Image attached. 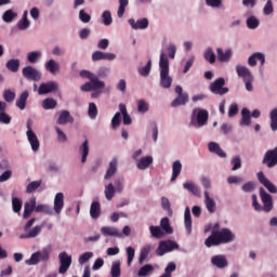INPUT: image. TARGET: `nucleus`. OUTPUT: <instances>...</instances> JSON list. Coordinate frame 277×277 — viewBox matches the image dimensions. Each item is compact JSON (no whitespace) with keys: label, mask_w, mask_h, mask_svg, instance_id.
Instances as JSON below:
<instances>
[{"label":"nucleus","mask_w":277,"mask_h":277,"mask_svg":"<svg viewBox=\"0 0 277 277\" xmlns=\"http://www.w3.org/2000/svg\"><path fill=\"white\" fill-rule=\"evenodd\" d=\"M234 239L235 235L228 228H223L222 230L213 229L211 235L205 241V245L208 248H211L223 243H229L234 241Z\"/></svg>","instance_id":"obj_1"},{"label":"nucleus","mask_w":277,"mask_h":277,"mask_svg":"<svg viewBox=\"0 0 277 277\" xmlns=\"http://www.w3.org/2000/svg\"><path fill=\"white\" fill-rule=\"evenodd\" d=\"M160 84L164 89H170L172 85V78L169 76L170 67L168 56L162 52L160 55Z\"/></svg>","instance_id":"obj_2"},{"label":"nucleus","mask_w":277,"mask_h":277,"mask_svg":"<svg viewBox=\"0 0 277 277\" xmlns=\"http://www.w3.org/2000/svg\"><path fill=\"white\" fill-rule=\"evenodd\" d=\"M51 247H45L41 251L32 253L29 260H26L27 265H37L40 261L47 263L50 260Z\"/></svg>","instance_id":"obj_3"},{"label":"nucleus","mask_w":277,"mask_h":277,"mask_svg":"<svg viewBox=\"0 0 277 277\" xmlns=\"http://www.w3.org/2000/svg\"><path fill=\"white\" fill-rule=\"evenodd\" d=\"M80 77L83 79H89L90 83L92 84V90L96 91V90H101L105 88V83L103 81H100L97 76H95L94 74L88 71V70H81L80 71Z\"/></svg>","instance_id":"obj_4"},{"label":"nucleus","mask_w":277,"mask_h":277,"mask_svg":"<svg viewBox=\"0 0 277 277\" xmlns=\"http://www.w3.org/2000/svg\"><path fill=\"white\" fill-rule=\"evenodd\" d=\"M225 84V79L219 78L210 85V91L215 95H225L229 92L228 88H224Z\"/></svg>","instance_id":"obj_5"},{"label":"nucleus","mask_w":277,"mask_h":277,"mask_svg":"<svg viewBox=\"0 0 277 277\" xmlns=\"http://www.w3.org/2000/svg\"><path fill=\"white\" fill-rule=\"evenodd\" d=\"M174 249H179V245L174 241H161L156 250V254L159 256L164 255L167 252H171Z\"/></svg>","instance_id":"obj_6"},{"label":"nucleus","mask_w":277,"mask_h":277,"mask_svg":"<svg viewBox=\"0 0 277 277\" xmlns=\"http://www.w3.org/2000/svg\"><path fill=\"white\" fill-rule=\"evenodd\" d=\"M263 164L272 169L277 166V146L275 149L267 150L263 159Z\"/></svg>","instance_id":"obj_7"},{"label":"nucleus","mask_w":277,"mask_h":277,"mask_svg":"<svg viewBox=\"0 0 277 277\" xmlns=\"http://www.w3.org/2000/svg\"><path fill=\"white\" fill-rule=\"evenodd\" d=\"M58 259H60V262H61L58 273L60 274H65L68 271V268L70 267V265L72 263V259L66 252H62L58 255Z\"/></svg>","instance_id":"obj_8"},{"label":"nucleus","mask_w":277,"mask_h":277,"mask_svg":"<svg viewBox=\"0 0 277 277\" xmlns=\"http://www.w3.org/2000/svg\"><path fill=\"white\" fill-rule=\"evenodd\" d=\"M23 76L27 79V80H31V81H39L41 79V74L32 68L31 66H27L23 69Z\"/></svg>","instance_id":"obj_9"},{"label":"nucleus","mask_w":277,"mask_h":277,"mask_svg":"<svg viewBox=\"0 0 277 277\" xmlns=\"http://www.w3.org/2000/svg\"><path fill=\"white\" fill-rule=\"evenodd\" d=\"M58 90V84L54 81L42 83L38 90L39 95L49 94Z\"/></svg>","instance_id":"obj_10"},{"label":"nucleus","mask_w":277,"mask_h":277,"mask_svg":"<svg viewBox=\"0 0 277 277\" xmlns=\"http://www.w3.org/2000/svg\"><path fill=\"white\" fill-rule=\"evenodd\" d=\"M260 196H261L262 201L264 203V211L271 212L273 210L272 196L269 194H267L263 187L260 189Z\"/></svg>","instance_id":"obj_11"},{"label":"nucleus","mask_w":277,"mask_h":277,"mask_svg":"<svg viewBox=\"0 0 277 277\" xmlns=\"http://www.w3.org/2000/svg\"><path fill=\"white\" fill-rule=\"evenodd\" d=\"M36 205H37V201L35 197H32L28 202L24 205V214H23L24 220L28 219L34 211L36 212V208H37Z\"/></svg>","instance_id":"obj_12"},{"label":"nucleus","mask_w":277,"mask_h":277,"mask_svg":"<svg viewBox=\"0 0 277 277\" xmlns=\"http://www.w3.org/2000/svg\"><path fill=\"white\" fill-rule=\"evenodd\" d=\"M116 58V55L113 53H103L101 51H96L92 54V61L98 62V61H114Z\"/></svg>","instance_id":"obj_13"},{"label":"nucleus","mask_w":277,"mask_h":277,"mask_svg":"<svg viewBox=\"0 0 277 277\" xmlns=\"http://www.w3.org/2000/svg\"><path fill=\"white\" fill-rule=\"evenodd\" d=\"M258 179L268 189L269 193H277V187L269 180L266 179L263 172H260L258 174Z\"/></svg>","instance_id":"obj_14"},{"label":"nucleus","mask_w":277,"mask_h":277,"mask_svg":"<svg viewBox=\"0 0 277 277\" xmlns=\"http://www.w3.org/2000/svg\"><path fill=\"white\" fill-rule=\"evenodd\" d=\"M74 118L70 116V113L68 110L61 111L58 119L56 121L57 124L66 126L67 123H72Z\"/></svg>","instance_id":"obj_15"},{"label":"nucleus","mask_w":277,"mask_h":277,"mask_svg":"<svg viewBox=\"0 0 277 277\" xmlns=\"http://www.w3.org/2000/svg\"><path fill=\"white\" fill-rule=\"evenodd\" d=\"M211 262L217 268H225L228 266V262L225 255H215L212 258Z\"/></svg>","instance_id":"obj_16"},{"label":"nucleus","mask_w":277,"mask_h":277,"mask_svg":"<svg viewBox=\"0 0 277 277\" xmlns=\"http://www.w3.org/2000/svg\"><path fill=\"white\" fill-rule=\"evenodd\" d=\"M64 208V195L63 193H57L54 199V211L60 214Z\"/></svg>","instance_id":"obj_17"},{"label":"nucleus","mask_w":277,"mask_h":277,"mask_svg":"<svg viewBox=\"0 0 277 277\" xmlns=\"http://www.w3.org/2000/svg\"><path fill=\"white\" fill-rule=\"evenodd\" d=\"M236 71H237L238 76L243 79V81H247V80L253 78V76H252L250 69L247 68V67H245V66L238 65V66L236 67Z\"/></svg>","instance_id":"obj_18"},{"label":"nucleus","mask_w":277,"mask_h":277,"mask_svg":"<svg viewBox=\"0 0 277 277\" xmlns=\"http://www.w3.org/2000/svg\"><path fill=\"white\" fill-rule=\"evenodd\" d=\"M209 119V113L205 109H199L197 113V126L199 128L203 127Z\"/></svg>","instance_id":"obj_19"},{"label":"nucleus","mask_w":277,"mask_h":277,"mask_svg":"<svg viewBox=\"0 0 277 277\" xmlns=\"http://www.w3.org/2000/svg\"><path fill=\"white\" fill-rule=\"evenodd\" d=\"M129 24L131 25V27L135 30L137 29H146L149 25V22L147 18H143V19H140L135 23V21L133 18H131L129 21Z\"/></svg>","instance_id":"obj_20"},{"label":"nucleus","mask_w":277,"mask_h":277,"mask_svg":"<svg viewBox=\"0 0 277 277\" xmlns=\"http://www.w3.org/2000/svg\"><path fill=\"white\" fill-rule=\"evenodd\" d=\"M118 160L114 158L110 163L109 168L104 176L105 180H110L117 173Z\"/></svg>","instance_id":"obj_21"},{"label":"nucleus","mask_w":277,"mask_h":277,"mask_svg":"<svg viewBox=\"0 0 277 277\" xmlns=\"http://www.w3.org/2000/svg\"><path fill=\"white\" fill-rule=\"evenodd\" d=\"M205 203L210 213H214L216 210L215 201L209 196L208 190L205 192Z\"/></svg>","instance_id":"obj_22"},{"label":"nucleus","mask_w":277,"mask_h":277,"mask_svg":"<svg viewBox=\"0 0 277 277\" xmlns=\"http://www.w3.org/2000/svg\"><path fill=\"white\" fill-rule=\"evenodd\" d=\"M256 61H260L262 65L265 64V55L262 53H254L252 56L249 57L248 64L251 67L256 66Z\"/></svg>","instance_id":"obj_23"},{"label":"nucleus","mask_w":277,"mask_h":277,"mask_svg":"<svg viewBox=\"0 0 277 277\" xmlns=\"http://www.w3.org/2000/svg\"><path fill=\"white\" fill-rule=\"evenodd\" d=\"M184 188L190 192L193 195L200 197L201 196V190L200 188L194 184L193 182H186L183 184Z\"/></svg>","instance_id":"obj_24"},{"label":"nucleus","mask_w":277,"mask_h":277,"mask_svg":"<svg viewBox=\"0 0 277 277\" xmlns=\"http://www.w3.org/2000/svg\"><path fill=\"white\" fill-rule=\"evenodd\" d=\"M90 215L93 220H97L101 215V205L97 201H93L90 208Z\"/></svg>","instance_id":"obj_25"},{"label":"nucleus","mask_w":277,"mask_h":277,"mask_svg":"<svg viewBox=\"0 0 277 277\" xmlns=\"http://www.w3.org/2000/svg\"><path fill=\"white\" fill-rule=\"evenodd\" d=\"M27 136H28V141L31 145V148L34 151H37L39 149V141L38 137L36 136V134L32 131H27Z\"/></svg>","instance_id":"obj_26"},{"label":"nucleus","mask_w":277,"mask_h":277,"mask_svg":"<svg viewBox=\"0 0 277 277\" xmlns=\"http://www.w3.org/2000/svg\"><path fill=\"white\" fill-rule=\"evenodd\" d=\"M208 147H209V150H210L211 153L216 154V155L220 156L221 158H226V157H227L226 153H224V151L222 150V148L220 147L219 144H216V143H214V142H211V143L208 145Z\"/></svg>","instance_id":"obj_27"},{"label":"nucleus","mask_w":277,"mask_h":277,"mask_svg":"<svg viewBox=\"0 0 277 277\" xmlns=\"http://www.w3.org/2000/svg\"><path fill=\"white\" fill-rule=\"evenodd\" d=\"M217 58L222 63H226L232 58L233 52L230 50H227L225 53L222 49H217Z\"/></svg>","instance_id":"obj_28"},{"label":"nucleus","mask_w":277,"mask_h":277,"mask_svg":"<svg viewBox=\"0 0 277 277\" xmlns=\"http://www.w3.org/2000/svg\"><path fill=\"white\" fill-rule=\"evenodd\" d=\"M189 100V95L187 93H184V95H179L173 102H172V107H177V106H184Z\"/></svg>","instance_id":"obj_29"},{"label":"nucleus","mask_w":277,"mask_h":277,"mask_svg":"<svg viewBox=\"0 0 277 277\" xmlns=\"http://www.w3.org/2000/svg\"><path fill=\"white\" fill-rule=\"evenodd\" d=\"M28 97H29L28 91H24V92L19 95V98L16 101V106H17L21 110L25 109V107H26V102H27Z\"/></svg>","instance_id":"obj_30"},{"label":"nucleus","mask_w":277,"mask_h":277,"mask_svg":"<svg viewBox=\"0 0 277 277\" xmlns=\"http://www.w3.org/2000/svg\"><path fill=\"white\" fill-rule=\"evenodd\" d=\"M101 232L104 236H116V237L122 236V234L115 227H102Z\"/></svg>","instance_id":"obj_31"},{"label":"nucleus","mask_w":277,"mask_h":277,"mask_svg":"<svg viewBox=\"0 0 277 277\" xmlns=\"http://www.w3.org/2000/svg\"><path fill=\"white\" fill-rule=\"evenodd\" d=\"M45 69L50 71L52 75H55L56 72L60 71V65L54 61L50 60L45 65Z\"/></svg>","instance_id":"obj_32"},{"label":"nucleus","mask_w":277,"mask_h":277,"mask_svg":"<svg viewBox=\"0 0 277 277\" xmlns=\"http://www.w3.org/2000/svg\"><path fill=\"white\" fill-rule=\"evenodd\" d=\"M185 227L187 233L190 235L193 230V221L189 208H186L185 210Z\"/></svg>","instance_id":"obj_33"},{"label":"nucleus","mask_w":277,"mask_h":277,"mask_svg":"<svg viewBox=\"0 0 277 277\" xmlns=\"http://www.w3.org/2000/svg\"><path fill=\"white\" fill-rule=\"evenodd\" d=\"M154 159L153 157L148 156V157H144L142 158L138 162H137V168L140 170H145L147 169L151 163H153Z\"/></svg>","instance_id":"obj_34"},{"label":"nucleus","mask_w":277,"mask_h":277,"mask_svg":"<svg viewBox=\"0 0 277 277\" xmlns=\"http://www.w3.org/2000/svg\"><path fill=\"white\" fill-rule=\"evenodd\" d=\"M5 66L11 72H17L21 66V62L18 60H10Z\"/></svg>","instance_id":"obj_35"},{"label":"nucleus","mask_w":277,"mask_h":277,"mask_svg":"<svg viewBox=\"0 0 277 277\" xmlns=\"http://www.w3.org/2000/svg\"><path fill=\"white\" fill-rule=\"evenodd\" d=\"M172 170H173V174H172V179L171 182L176 181V179L179 177V175L181 174L182 171V163L180 161H175L172 166Z\"/></svg>","instance_id":"obj_36"},{"label":"nucleus","mask_w":277,"mask_h":277,"mask_svg":"<svg viewBox=\"0 0 277 277\" xmlns=\"http://www.w3.org/2000/svg\"><path fill=\"white\" fill-rule=\"evenodd\" d=\"M110 274H111V277H120L121 276V263H120V261H116V262L113 263Z\"/></svg>","instance_id":"obj_37"},{"label":"nucleus","mask_w":277,"mask_h":277,"mask_svg":"<svg viewBox=\"0 0 277 277\" xmlns=\"http://www.w3.org/2000/svg\"><path fill=\"white\" fill-rule=\"evenodd\" d=\"M151 249L153 247L150 245H147L141 250L140 264H143V262L148 258Z\"/></svg>","instance_id":"obj_38"},{"label":"nucleus","mask_w":277,"mask_h":277,"mask_svg":"<svg viewBox=\"0 0 277 277\" xmlns=\"http://www.w3.org/2000/svg\"><path fill=\"white\" fill-rule=\"evenodd\" d=\"M56 106H57V102L55 100H53V98H45L42 102V107L45 110L54 109V108H56Z\"/></svg>","instance_id":"obj_39"},{"label":"nucleus","mask_w":277,"mask_h":277,"mask_svg":"<svg viewBox=\"0 0 277 277\" xmlns=\"http://www.w3.org/2000/svg\"><path fill=\"white\" fill-rule=\"evenodd\" d=\"M242 119H241V126H250L251 124V116L250 111L247 108H243L242 111Z\"/></svg>","instance_id":"obj_40"},{"label":"nucleus","mask_w":277,"mask_h":277,"mask_svg":"<svg viewBox=\"0 0 277 277\" xmlns=\"http://www.w3.org/2000/svg\"><path fill=\"white\" fill-rule=\"evenodd\" d=\"M115 192H117V190H116V188H115L113 183H110L109 185L105 186L106 199L110 201L114 198V196H115Z\"/></svg>","instance_id":"obj_41"},{"label":"nucleus","mask_w":277,"mask_h":277,"mask_svg":"<svg viewBox=\"0 0 277 277\" xmlns=\"http://www.w3.org/2000/svg\"><path fill=\"white\" fill-rule=\"evenodd\" d=\"M119 109H120V111H121V114H122V116H123V123H124L126 126H130V124L132 123V119H131L130 116L128 115L127 107H126L123 104H121V105L119 106Z\"/></svg>","instance_id":"obj_42"},{"label":"nucleus","mask_w":277,"mask_h":277,"mask_svg":"<svg viewBox=\"0 0 277 277\" xmlns=\"http://www.w3.org/2000/svg\"><path fill=\"white\" fill-rule=\"evenodd\" d=\"M36 212H38V213L41 212V213H44V214H48V215L53 214L52 208L48 205L36 206Z\"/></svg>","instance_id":"obj_43"},{"label":"nucleus","mask_w":277,"mask_h":277,"mask_svg":"<svg viewBox=\"0 0 277 277\" xmlns=\"http://www.w3.org/2000/svg\"><path fill=\"white\" fill-rule=\"evenodd\" d=\"M42 227L41 226H36L32 229L29 230V233L27 235H22L21 238H35L39 235V233L41 232Z\"/></svg>","instance_id":"obj_44"},{"label":"nucleus","mask_w":277,"mask_h":277,"mask_svg":"<svg viewBox=\"0 0 277 277\" xmlns=\"http://www.w3.org/2000/svg\"><path fill=\"white\" fill-rule=\"evenodd\" d=\"M80 151L82 153V158H81V162L84 163L87 161V157L89 155V143L88 141H85L82 146L80 147Z\"/></svg>","instance_id":"obj_45"},{"label":"nucleus","mask_w":277,"mask_h":277,"mask_svg":"<svg viewBox=\"0 0 277 277\" xmlns=\"http://www.w3.org/2000/svg\"><path fill=\"white\" fill-rule=\"evenodd\" d=\"M271 128L274 132L277 131V108L271 111Z\"/></svg>","instance_id":"obj_46"},{"label":"nucleus","mask_w":277,"mask_h":277,"mask_svg":"<svg viewBox=\"0 0 277 277\" xmlns=\"http://www.w3.org/2000/svg\"><path fill=\"white\" fill-rule=\"evenodd\" d=\"M162 229L167 233V234H172L173 233V229L172 227L170 226V220L168 217H163L161 220V223H160Z\"/></svg>","instance_id":"obj_47"},{"label":"nucleus","mask_w":277,"mask_h":277,"mask_svg":"<svg viewBox=\"0 0 277 277\" xmlns=\"http://www.w3.org/2000/svg\"><path fill=\"white\" fill-rule=\"evenodd\" d=\"M41 184H42L41 181L31 182L30 184H28V186L26 188V193L31 194V193L36 192L41 186Z\"/></svg>","instance_id":"obj_48"},{"label":"nucleus","mask_w":277,"mask_h":277,"mask_svg":"<svg viewBox=\"0 0 277 277\" xmlns=\"http://www.w3.org/2000/svg\"><path fill=\"white\" fill-rule=\"evenodd\" d=\"M149 230L151 236L155 238H161L164 235V233L161 230L159 226H150Z\"/></svg>","instance_id":"obj_49"},{"label":"nucleus","mask_w":277,"mask_h":277,"mask_svg":"<svg viewBox=\"0 0 277 277\" xmlns=\"http://www.w3.org/2000/svg\"><path fill=\"white\" fill-rule=\"evenodd\" d=\"M205 60L208 61L210 64H214L216 61V56L212 49H208L205 53Z\"/></svg>","instance_id":"obj_50"},{"label":"nucleus","mask_w":277,"mask_h":277,"mask_svg":"<svg viewBox=\"0 0 277 277\" xmlns=\"http://www.w3.org/2000/svg\"><path fill=\"white\" fill-rule=\"evenodd\" d=\"M119 3H120V6H119V10H118V17L121 18L124 15L126 8L129 4V0H119Z\"/></svg>","instance_id":"obj_51"},{"label":"nucleus","mask_w":277,"mask_h":277,"mask_svg":"<svg viewBox=\"0 0 277 277\" xmlns=\"http://www.w3.org/2000/svg\"><path fill=\"white\" fill-rule=\"evenodd\" d=\"M154 271V267L149 264L143 266L140 271H138V276L140 277H145L147 276L149 273H151Z\"/></svg>","instance_id":"obj_52"},{"label":"nucleus","mask_w":277,"mask_h":277,"mask_svg":"<svg viewBox=\"0 0 277 277\" xmlns=\"http://www.w3.org/2000/svg\"><path fill=\"white\" fill-rule=\"evenodd\" d=\"M15 17H17V14L14 13L12 10H9L3 14L2 18L5 23H11Z\"/></svg>","instance_id":"obj_53"},{"label":"nucleus","mask_w":277,"mask_h":277,"mask_svg":"<svg viewBox=\"0 0 277 277\" xmlns=\"http://www.w3.org/2000/svg\"><path fill=\"white\" fill-rule=\"evenodd\" d=\"M102 19L105 26H110L113 24L111 13L109 11H105L102 15Z\"/></svg>","instance_id":"obj_54"},{"label":"nucleus","mask_w":277,"mask_h":277,"mask_svg":"<svg viewBox=\"0 0 277 277\" xmlns=\"http://www.w3.org/2000/svg\"><path fill=\"white\" fill-rule=\"evenodd\" d=\"M247 25L250 29H255L259 27L260 21L258 18H255L254 16H251L248 18Z\"/></svg>","instance_id":"obj_55"},{"label":"nucleus","mask_w":277,"mask_h":277,"mask_svg":"<svg viewBox=\"0 0 277 277\" xmlns=\"http://www.w3.org/2000/svg\"><path fill=\"white\" fill-rule=\"evenodd\" d=\"M22 207H23L22 201L18 198L12 199V208L15 213H19L22 210Z\"/></svg>","instance_id":"obj_56"},{"label":"nucleus","mask_w":277,"mask_h":277,"mask_svg":"<svg viewBox=\"0 0 277 277\" xmlns=\"http://www.w3.org/2000/svg\"><path fill=\"white\" fill-rule=\"evenodd\" d=\"M150 69H151V61L149 60L145 67L138 69V72L141 76L147 77L149 76Z\"/></svg>","instance_id":"obj_57"},{"label":"nucleus","mask_w":277,"mask_h":277,"mask_svg":"<svg viewBox=\"0 0 277 277\" xmlns=\"http://www.w3.org/2000/svg\"><path fill=\"white\" fill-rule=\"evenodd\" d=\"M88 114H89V117L91 119H95L96 118V116H97V107H96V105L94 103H90Z\"/></svg>","instance_id":"obj_58"},{"label":"nucleus","mask_w":277,"mask_h":277,"mask_svg":"<svg viewBox=\"0 0 277 277\" xmlns=\"http://www.w3.org/2000/svg\"><path fill=\"white\" fill-rule=\"evenodd\" d=\"M127 254H128V266H131L135 256L134 248L132 247L127 248Z\"/></svg>","instance_id":"obj_59"},{"label":"nucleus","mask_w":277,"mask_h":277,"mask_svg":"<svg viewBox=\"0 0 277 277\" xmlns=\"http://www.w3.org/2000/svg\"><path fill=\"white\" fill-rule=\"evenodd\" d=\"M55 131L57 133V141L60 143H65L67 141L66 134L58 127L55 128Z\"/></svg>","instance_id":"obj_60"},{"label":"nucleus","mask_w":277,"mask_h":277,"mask_svg":"<svg viewBox=\"0 0 277 277\" xmlns=\"http://www.w3.org/2000/svg\"><path fill=\"white\" fill-rule=\"evenodd\" d=\"M41 56L40 52H31L28 54L27 60L29 63L34 64L38 61V58Z\"/></svg>","instance_id":"obj_61"},{"label":"nucleus","mask_w":277,"mask_h":277,"mask_svg":"<svg viewBox=\"0 0 277 277\" xmlns=\"http://www.w3.org/2000/svg\"><path fill=\"white\" fill-rule=\"evenodd\" d=\"M3 97H4V100H5L8 103H11V102H13L14 98H15V93L12 92L11 90H6V91H4V93H3Z\"/></svg>","instance_id":"obj_62"},{"label":"nucleus","mask_w":277,"mask_h":277,"mask_svg":"<svg viewBox=\"0 0 277 277\" xmlns=\"http://www.w3.org/2000/svg\"><path fill=\"white\" fill-rule=\"evenodd\" d=\"M176 269V265L175 263L171 262L168 264V266L166 267V273L164 275H167L168 277H172V273Z\"/></svg>","instance_id":"obj_63"},{"label":"nucleus","mask_w":277,"mask_h":277,"mask_svg":"<svg viewBox=\"0 0 277 277\" xmlns=\"http://www.w3.org/2000/svg\"><path fill=\"white\" fill-rule=\"evenodd\" d=\"M232 164L233 167V171H237L238 169L241 168V159L239 156H236L233 160H232Z\"/></svg>","instance_id":"obj_64"}]
</instances>
